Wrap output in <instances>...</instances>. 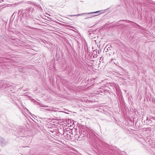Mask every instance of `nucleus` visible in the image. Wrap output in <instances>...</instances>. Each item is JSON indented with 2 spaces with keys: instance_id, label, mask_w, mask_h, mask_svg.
I'll return each instance as SVG.
<instances>
[{
  "instance_id": "f257e3e1",
  "label": "nucleus",
  "mask_w": 155,
  "mask_h": 155,
  "mask_svg": "<svg viewBox=\"0 0 155 155\" xmlns=\"http://www.w3.org/2000/svg\"><path fill=\"white\" fill-rule=\"evenodd\" d=\"M100 12V11H97V12H89V13H82V14H78V15H71V16H81V15L86 14H92V13H97L98 12Z\"/></svg>"
},
{
  "instance_id": "f03ea898",
  "label": "nucleus",
  "mask_w": 155,
  "mask_h": 155,
  "mask_svg": "<svg viewBox=\"0 0 155 155\" xmlns=\"http://www.w3.org/2000/svg\"><path fill=\"white\" fill-rule=\"evenodd\" d=\"M7 141H5L2 138L0 139V143L1 146H3L7 143Z\"/></svg>"
},
{
  "instance_id": "7ed1b4c3",
  "label": "nucleus",
  "mask_w": 155,
  "mask_h": 155,
  "mask_svg": "<svg viewBox=\"0 0 155 155\" xmlns=\"http://www.w3.org/2000/svg\"><path fill=\"white\" fill-rule=\"evenodd\" d=\"M145 123H146V124H149L150 123V120H149L148 117H147V119L145 121Z\"/></svg>"
},
{
  "instance_id": "20e7f679",
  "label": "nucleus",
  "mask_w": 155,
  "mask_h": 155,
  "mask_svg": "<svg viewBox=\"0 0 155 155\" xmlns=\"http://www.w3.org/2000/svg\"><path fill=\"white\" fill-rule=\"evenodd\" d=\"M93 54H94V55H97V52L96 51L94 50L93 51Z\"/></svg>"
},
{
  "instance_id": "39448f33",
  "label": "nucleus",
  "mask_w": 155,
  "mask_h": 155,
  "mask_svg": "<svg viewBox=\"0 0 155 155\" xmlns=\"http://www.w3.org/2000/svg\"><path fill=\"white\" fill-rule=\"evenodd\" d=\"M146 130H148V131L149 130L150 131H151V129H150L149 128H146Z\"/></svg>"
},
{
  "instance_id": "423d86ee",
  "label": "nucleus",
  "mask_w": 155,
  "mask_h": 155,
  "mask_svg": "<svg viewBox=\"0 0 155 155\" xmlns=\"http://www.w3.org/2000/svg\"><path fill=\"white\" fill-rule=\"evenodd\" d=\"M91 17H87V18H85V19H87V18H91Z\"/></svg>"
},
{
  "instance_id": "0eeeda50",
  "label": "nucleus",
  "mask_w": 155,
  "mask_h": 155,
  "mask_svg": "<svg viewBox=\"0 0 155 155\" xmlns=\"http://www.w3.org/2000/svg\"><path fill=\"white\" fill-rule=\"evenodd\" d=\"M42 107H46L44 105H43L42 106Z\"/></svg>"
}]
</instances>
